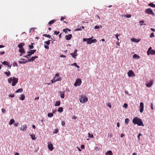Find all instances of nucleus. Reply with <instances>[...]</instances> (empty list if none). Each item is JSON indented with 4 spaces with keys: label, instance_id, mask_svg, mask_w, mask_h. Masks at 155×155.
<instances>
[{
    "label": "nucleus",
    "instance_id": "obj_1",
    "mask_svg": "<svg viewBox=\"0 0 155 155\" xmlns=\"http://www.w3.org/2000/svg\"><path fill=\"white\" fill-rule=\"evenodd\" d=\"M132 122L134 124H137L139 126H142L143 127L144 126L143 124L142 120L137 117H134L133 120Z\"/></svg>",
    "mask_w": 155,
    "mask_h": 155
},
{
    "label": "nucleus",
    "instance_id": "obj_2",
    "mask_svg": "<svg viewBox=\"0 0 155 155\" xmlns=\"http://www.w3.org/2000/svg\"><path fill=\"white\" fill-rule=\"evenodd\" d=\"M59 73L56 74L54 77L51 81L52 83H53L57 81H61V78L59 77Z\"/></svg>",
    "mask_w": 155,
    "mask_h": 155
},
{
    "label": "nucleus",
    "instance_id": "obj_3",
    "mask_svg": "<svg viewBox=\"0 0 155 155\" xmlns=\"http://www.w3.org/2000/svg\"><path fill=\"white\" fill-rule=\"evenodd\" d=\"M88 100L87 97L84 96L83 95L81 96V98L79 99L81 103H83L87 101Z\"/></svg>",
    "mask_w": 155,
    "mask_h": 155
},
{
    "label": "nucleus",
    "instance_id": "obj_4",
    "mask_svg": "<svg viewBox=\"0 0 155 155\" xmlns=\"http://www.w3.org/2000/svg\"><path fill=\"white\" fill-rule=\"evenodd\" d=\"M147 54L149 55L150 54L151 55L155 54V50L152 49L151 47H150L147 51Z\"/></svg>",
    "mask_w": 155,
    "mask_h": 155
},
{
    "label": "nucleus",
    "instance_id": "obj_5",
    "mask_svg": "<svg viewBox=\"0 0 155 155\" xmlns=\"http://www.w3.org/2000/svg\"><path fill=\"white\" fill-rule=\"evenodd\" d=\"M82 83V81L80 79H78L75 82L74 84V86L75 87H77V86H80L81 85V83Z\"/></svg>",
    "mask_w": 155,
    "mask_h": 155
},
{
    "label": "nucleus",
    "instance_id": "obj_6",
    "mask_svg": "<svg viewBox=\"0 0 155 155\" xmlns=\"http://www.w3.org/2000/svg\"><path fill=\"white\" fill-rule=\"evenodd\" d=\"M12 86H15L18 82V78L13 77L12 78Z\"/></svg>",
    "mask_w": 155,
    "mask_h": 155
},
{
    "label": "nucleus",
    "instance_id": "obj_7",
    "mask_svg": "<svg viewBox=\"0 0 155 155\" xmlns=\"http://www.w3.org/2000/svg\"><path fill=\"white\" fill-rule=\"evenodd\" d=\"M77 51L78 50L77 49H75L74 53H70V54L72 56V58H73L76 59V57L78 56Z\"/></svg>",
    "mask_w": 155,
    "mask_h": 155
},
{
    "label": "nucleus",
    "instance_id": "obj_8",
    "mask_svg": "<svg viewBox=\"0 0 155 155\" xmlns=\"http://www.w3.org/2000/svg\"><path fill=\"white\" fill-rule=\"evenodd\" d=\"M145 12L148 14H150L153 15H154V13H153L152 10L151 9V8H149L147 9L146 10Z\"/></svg>",
    "mask_w": 155,
    "mask_h": 155
},
{
    "label": "nucleus",
    "instance_id": "obj_9",
    "mask_svg": "<svg viewBox=\"0 0 155 155\" xmlns=\"http://www.w3.org/2000/svg\"><path fill=\"white\" fill-rule=\"evenodd\" d=\"M48 149L51 151H52L53 149V144L50 142H48Z\"/></svg>",
    "mask_w": 155,
    "mask_h": 155
},
{
    "label": "nucleus",
    "instance_id": "obj_10",
    "mask_svg": "<svg viewBox=\"0 0 155 155\" xmlns=\"http://www.w3.org/2000/svg\"><path fill=\"white\" fill-rule=\"evenodd\" d=\"M128 75L129 77H134L135 76V75L133 72V71L132 70H130L128 72Z\"/></svg>",
    "mask_w": 155,
    "mask_h": 155
},
{
    "label": "nucleus",
    "instance_id": "obj_11",
    "mask_svg": "<svg viewBox=\"0 0 155 155\" xmlns=\"http://www.w3.org/2000/svg\"><path fill=\"white\" fill-rule=\"evenodd\" d=\"M140 113H142L144 109L143 104L142 102H140Z\"/></svg>",
    "mask_w": 155,
    "mask_h": 155
},
{
    "label": "nucleus",
    "instance_id": "obj_12",
    "mask_svg": "<svg viewBox=\"0 0 155 155\" xmlns=\"http://www.w3.org/2000/svg\"><path fill=\"white\" fill-rule=\"evenodd\" d=\"M153 80H151L146 84V86L148 87H150L153 85Z\"/></svg>",
    "mask_w": 155,
    "mask_h": 155
},
{
    "label": "nucleus",
    "instance_id": "obj_13",
    "mask_svg": "<svg viewBox=\"0 0 155 155\" xmlns=\"http://www.w3.org/2000/svg\"><path fill=\"white\" fill-rule=\"evenodd\" d=\"M19 52L21 53V54H20V56H21L25 53V51L24 48L20 49L19 50Z\"/></svg>",
    "mask_w": 155,
    "mask_h": 155
},
{
    "label": "nucleus",
    "instance_id": "obj_14",
    "mask_svg": "<svg viewBox=\"0 0 155 155\" xmlns=\"http://www.w3.org/2000/svg\"><path fill=\"white\" fill-rule=\"evenodd\" d=\"M72 37V35L71 34L66 35L65 36V38L67 40H69L71 39Z\"/></svg>",
    "mask_w": 155,
    "mask_h": 155
},
{
    "label": "nucleus",
    "instance_id": "obj_15",
    "mask_svg": "<svg viewBox=\"0 0 155 155\" xmlns=\"http://www.w3.org/2000/svg\"><path fill=\"white\" fill-rule=\"evenodd\" d=\"M36 50H31L29 51L28 53L29 54V55L31 56L32 54H34L36 52Z\"/></svg>",
    "mask_w": 155,
    "mask_h": 155
},
{
    "label": "nucleus",
    "instance_id": "obj_16",
    "mask_svg": "<svg viewBox=\"0 0 155 155\" xmlns=\"http://www.w3.org/2000/svg\"><path fill=\"white\" fill-rule=\"evenodd\" d=\"M131 40L133 42L137 43L140 41V39H137L134 38H132L131 39Z\"/></svg>",
    "mask_w": 155,
    "mask_h": 155
},
{
    "label": "nucleus",
    "instance_id": "obj_17",
    "mask_svg": "<svg viewBox=\"0 0 155 155\" xmlns=\"http://www.w3.org/2000/svg\"><path fill=\"white\" fill-rule=\"evenodd\" d=\"M38 58V56H35L34 57H32L28 61L29 62H31L33 61L35 59L37 58Z\"/></svg>",
    "mask_w": 155,
    "mask_h": 155
},
{
    "label": "nucleus",
    "instance_id": "obj_18",
    "mask_svg": "<svg viewBox=\"0 0 155 155\" xmlns=\"http://www.w3.org/2000/svg\"><path fill=\"white\" fill-rule=\"evenodd\" d=\"M25 45V43H20L18 45V47L20 48H22L23 46Z\"/></svg>",
    "mask_w": 155,
    "mask_h": 155
},
{
    "label": "nucleus",
    "instance_id": "obj_19",
    "mask_svg": "<svg viewBox=\"0 0 155 155\" xmlns=\"http://www.w3.org/2000/svg\"><path fill=\"white\" fill-rule=\"evenodd\" d=\"M60 97L62 98H64V92L61 91L60 92Z\"/></svg>",
    "mask_w": 155,
    "mask_h": 155
},
{
    "label": "nucleus",
    "instance_id": "obj_20",
    "mask_svg": "<svg viewBox=\"0 0 155 155\" xmlns=\"http://www.w3.org/2000/svg\"><path fill=\"white\" fill-rule=\"evenodd\" d=\"M27 128V126L26 124H25L23 125L22 127L20 128V129L22 130H26Z\"/></svg>",
    "mask_w": 155,
    "mask_h": 155
},
{
    "label": "nucleus",
    "instance_id": "obj_21",
    "mask_svg": "<svg viewBox=\"0 0 155 155\" xmlns=\"http://www.w3.org/2000/svg\"><path fill=\"white\" fill-rule=\"evenodd\" d=\"M113 153L111 150H109L105 153V155H113Z\"/></svg>",
    "mask_w": 155,
    "mask_h": 155
},
{
    "label": "nucleus",
    "instance_id": "obj_22",
    "mask_svg": "<svg viewBox=\"0 0 155 155\" xmlns=\"http://www.w3.org/2000/svg\"><path fill=\"white\" fill-rule=\"evenodd\" d=\"M133 58H134L137 59H139L140 58V57L139 56L137 55V54H135L133 55Z\"/></svg>",
    "mask_w": 155,
    "mask_h": 155
},
{
    "label": "nucleus",
    "instance_id": "obj_23",
    "mask_svg": "<svg viewBox=\"0 0 155 155\" xmlns=\"http://www.w3.org/2000/svg\"><path fill=\"white\" fill-rule=\"evenodd\" d=\"M56 21V20L55 19L52 20L49 22L48 24L50 25H51L55 22Z\"/></svg>",
    "mask_w": 155,
    "mask_h": 155
},
{
    "label": "nucleus",
    "instance_id": "obj_24",
    "mask_svg": "<svg viewBox=\"0 0 155 155\" xmlns=\"http://www.w3.org/2000/svg\"><path fill=\"white\" fill-rule=\"evenodd\" d=\"M61 102L60 101H56L55 102V106H59L60 105Z\"/></svg>",
    "mask_w": 155,
    "mask_h": 155
},
{
    "label": "nucleus",
    "instance_id": "obj_25",
    "mask_svg": "<svg viewBox=\"0 0 155 155\" xmlns=\"http://www.w3.org/2000/svg\"><path fill=\"white\" fill-rule=\"evenodd\" d=\"M30 136H31V138L32 140H35L36 138L35 137V135L34 134H32L30 135Z\"/></svg>",
    "mask_w": 155,
    "mask_h": 155
},
{
    "label": "nucleus",
    "instance_id": "obj_26",
    "mask_svg": "<svg viewBox=\"0 0 155 155\" xmlns=\"http://www.w3.org/2000/svg\"><path fill=\"white\" fill-rule=\"evenodd\" d=\"M23 91V90L22 88H20V89H19L17 90L15 92L17 93H21Z\"/></svg>",
    "mask_w": 155,
    "mask_h": 155
},
{
    "label": "nucleus",
    "instance_id": "obj_27",
    "mask_svg": "<svg viewBox=\"0 0 155 155\" xmlns=\"http://www.w3.org/2000/svg\"><path fill=\"white\" fill-rule=\"evenodd\" d=\"M4 73L6 74L7 77H8L11 75L10 72L9 71H8V72H5Z\"/></svg>",
    "mask_w": 155,
    "mask_h": 155
},
{
    "label": "nucleus",
    "instance_id": "obj_28",
    "mask_svg": "<svg viewBox=\"0 0 155 155\" xmlns=\"http://www.w3.org/2000/svg\"><path fill=\"white\" fill-rule=\"evenodd\" d=\"M2 64L3 65H5L7 66H9V63L5 61H4L3 62H2Z\"/></svg>",
    "mask_w": 155,
    "mask_h": 155
},
{
    "label": "nucleus",
    "instance_id": "obj_29",
    "mask_svg": "<svg viewBox=\"0 0 155 155\" xmlns=\"http://www.w3.org/2000/svg\"><path fill=\"white\" fill-rule=\"evenodd\" d=\"M58 111L61 113L63 110V108L62 107H59L58 108Z\"/></svg>",
    "mask_w": 155,
    "mask_h": 155
},
{
    "label": "nucleus",
    "instance_id": "obj_30",
    "mask_svg": "<svg viewBox=\"0 0 155 155\" xmlns=\"http://www.w3.org/2000/svg\"><path fill=\"white\" fill-rule=\"evenodd\" d=\"M25 96L24 94H21V97L20 98V100L23 101L25 99Z\"/></svg>",
    "mask_w": 155,
    "mask_h": 155
},
{
    "label": "nucleus",
    "instance_id": "obj_31",
    "mask_svg": "<svg viewBox=\"0 0 155 155\" xmlns=\"http://www.w3.org/2000/svg\"><path fill=\"white\" fill-rule=\"evenodd\" d=\"M15 122V120L13 119H11L10 120V122L9 123V124L10 125H12Z\"/></svg>",
    "mask_w": 155,
    "mask_h": 155
},
{
    "label": "nucleus",
    "instance_id": "obj_32",
    "mask_svg": "<svg viewBox=\"0 0 155 155\" xmlns=\"http://www.w3.org/2000/svg\"><path fill=\"white\" fill-rule=\"evenodd\" d=\"M148 5L151 7H153V8H155V5L153 4L152 3H149Z\"/></svg>",
    "mask_w": 155,
    "mask_h": 155
},
{
    "label": "nucleus",
    "instance_id": "obj_33",
    "mask_svg": "<svg viewBox=\"0 0 155 155\" xmlns=\"http://www.w3.org/2000/svg\"><path fill=\"white\" fill-rule=\"evenodd\" d=\"M34 45V43H31V45H28V46L29 48L30 49H32L33 48L34 46H33V45Z\"/></svg>",
    "mask_w": 155,
    "mask_h": 155
},
{
    "label": "nucleus",
    "instance_id": "obj_34",
    "mask_svg": "<svg viewBox=\"0 0 155 155\" xmlns=\"http://www.w3.org/2000/svg\"><path fill=\"white\" fill-rule=\"evenodd\" d=\"M92 38H87V39L89 40H87V44H91V43H91V39H92Z\"/></svg>",
    "mask_w": 155,
    "mask_h": 155
},
{
    "label": "nucleus",
    "instance_id": "obj_35",
    "mask_svg": "<svg viewBox=\"0 0 155 155\" xmlns=\"http://www.w3.org/2000/svg\"><path fill=\"white\" fill-rule=\"evenodd\" d=\"M12 77H10V78H9L8 79V82L10 84L11 83H12Z\"/></svg>",
    "mask_w": 155,
    "mask_h": 155
},
{
    "label": "nucleus",
    "instance_id": "obj_36",
    "mask_svg": "<svg viewBox=\"0 0 155 155\" xmlns=\"http://www.w3.org/2000/svg\"><path fill=\"white\" fill-rule=\"evenodd\" d=\"M51 41V40H49L47 41H45V43L47 45H49L50 44V41Z\"/></svg>",
    "mask_w": 155,
    "mask_h": 155
},
{
    "label": "nucleus",
    "instance_id": "obj_37",
    "mask_svg": "<svg viewBox=\"0 0 155 155\" xmlns=\"http://www.w3.org/2000/svg\"><path fill=\"white\" fill-rule=\"evenodd\" d=\"M28 61H18V62H19V63L21 64H25L26 63L28 62Z\"/></svg>",
    "mask_w": 155,
    "mask_h": 155
},
{
    "label": "nucleus",
    "instance_id": "obj_38",
    "mask_svg": "<svg viewBox=\"0 0 155 155\" xmlns=\"http://www.w3.org/2000/svg\"><path fill=\"white\" fill-rule=\"evenodd\" d=\"M48 117H51L53 116V114L52 113H49L48 114Z\"/></svg>",
    "mask_w": 155,
    "mask_h": 155
},
{
    "label": "nucleus",
    "instance_id": "obj_39",
    "mask_svg": "<svg viewBox=\"0 0 155 155\" xmlns=\"http://www.w3.org/2000/svg\"><path fill=\"white\" fill-rule=\"evenodd\" d=\"M43 36L49 38H51V35L48 34H45L43 35Z\"/></svg>",
    "mask_w": 155,
    "mask_h": 155
},
{
    "label": "nucleus",
    "instance_id": "obj_40",
    "mask_svg": "<svg viewBox=\"0 0 155 155\" xmlns=\"http://www.w3.org/2000/svg\"><path fill=\"white\" fill-rule=\"evenodd\" d=\"M91 43H91V44L92 43H95L97 41V40L96 39H94L92 40L91 39Z\"/></svg>",
    "mask_w": 155,
    "mask_h": 155
},
{
    "label": "nucleus",
    "instance_id": "obj_41",
    "mask_svg": "<svg viewBox=\"0 0 155 155\" xmlns=\"http://www.w3.org/2000/svg\"><path fill=\"white\" fill-rule=\"evenodd\" d=\"M72 65H74L77 68H80L79 66H78L77 65V63H74Z\"/></svg>",
    "mask_w": 155,
    "mask_h": 155
},
{
    "label": "nucleus",
    "instance_id": "obj_42",
    "mask_svg": "<svg viewBox=\"0 0 155 155\" xmlns=\"http://www.w3.org/2000/svg\"><path fill=\"white\" fill-rule=\"evenodd\" d=\"M129 120L128 118H126L125 120V124H128L129 122Z\"/></svg>",
    "mask_w": 155,
    "mask_h": 155
},
{
    "label": "nucleus",
    "instance_id": "obj_43",
    "mask_svg": "<svg viewBox=\"0 0 155 155\" xmlns=\"http://www.w3.org/2000/svg\"><path fill=\"white\" fill-rule=\"evenodd\" d=\"M120 35H119L117 34L115 35L116 38H117V39L118 41L119 40V39L118 38V36H120Z\"/></svg>",
    "mask_w": 155,
    "mask_h": 155
},
{
    "label": "nucleus",
    "instance_id": "obj_44",
    "mask_svg": "<svg viewBox=\"0 0 155 155\" xmlns=\"http://www.w3.org/2000/svg\"><path fill=\"white\" fill-rule=\"evenodd\" d=\"M88 137L90 138H94V136L93 134H92L91 135V134L90 133H88Z\"/></svg>",
    "mask_w": 155,
    "mask_h": 155
},
{
    "label": "nucleus",
    "instance_id": "obj_45",
    "mask_svg": "<svg viewBox=\"0 0 155 155\" xmlns=\"http://www.w3.org/2000/svg\"><path fill=\"white\" fill-rule=\"evenodd\" d=\"M58 132V129H56L55 130H54L53 131V133L54 134H57Z\"/></svg>",
    "mask_w": 155,
    "mask_h": 155
},
{
    "label": "nucleus",
    "instance_id": "obj_46",
    "mask_svg": "<svg viewBox=\"0 0 155 155\" xmlns=\"http://www.w3.org/2000/svg\"><path fill=\"white\" fill-rule=\"evenodd\" d=\"M131 15L130 14L127 15L125 16V17L127 18H130L131 17Z\"/></svg>",
    "mask_w": 155,
    "mask_h": 155
},
{
    "label": "nucleus",
    "instance_id": "obj_47",
    "mask_svg": "<svg viewBox=\"0 0 155 155\" xmlns=\"http://www.w3.org/2000/svg\"><path fill=\"white\" fill-rule=\"evenodd\" d=\"M61 125H62L63 126H64V125H65V121H62L61 122Z\"/></svg>",
    "mask_w": 155,
    "mask_h": 155
},
{
    "label": "nucleus",
    "instance_id": "obj_48",
    "mask_svg": "<svg viewBox=\"0 0 155 155\" xmlns=\"http://www.w3.org/2000/svg\"><path fill=\"white\" fill-rule=\"evenodd\" d=\"M9 96L13 98L14 97L15 95L14 94H10Z\"/></svg>",
    "mask_w": 155,
    "mask_h": 155
},
{
    "label": "nucleus",
    "instance_id": "obj_49",
    "mask_svg": "<svg viewBox=\"0 0 155 155\" xmlns=\"http://www.w3.org/2000/svg\"><path fill=\"white\" fill-rule=\"evenodd\" d=\"M154 37V34L153 33H151L150 37V38H152L153 37Z\"/></svg>",
    "mask_w": 155,
    "mask_h": 155
},
{
    "label": "nucleus",
    "instance_id": "obj_50",
    "mask_svg": "<svg viewBox=\"0 0 155 155\" xmlns=\"http://www.w3.org/2000/svg\"><path fill=\"white\" fill-rule=\"evenodd\" d=\"M59 33V31H55L54 32V34L57 35Z\"/></svg>",
    "mask_w": 155,
    "mask_h": 155
},
{
    "label": "nucleus",
    "instance_id": "obj_51",
    "mask_svg": "<svg viewBox=\"0 0 155 155\" xmlns=\"http://www.w3.org/2000/svg\"><path fill=\"white\" fill-rule=\"evenodd\" d=\"M2 112L4 113H5L6 112V110L5 109L2 108Z\"/></svg>",
    "mask_w": 155,
    "mask_h": 155
},
{
    "label": "nucleus",
    "instance_id": "obj_52",
    "mask_svg": "<svg viewBox=\"0 0 155 155\" xmlns=\"http://www.w3.org/2000/svg\"><path fill=\"white\" fill-rule=\"evenodd\" d=\"M127 106L128 105L126 103L124 104V107L125 108H127Z\"/></svg>",
    "mask_w": 155,
    "mask_h": 155
},
{
    "label": "nucleus",
    "instance_id": "obj_53",
    "mask_svg": "<svg viewBox=\"0 0 155 155\" xmlns=\"http://www.w3.org/2000/svg\"><path fill=\"white\" fill-rule=\"evenodd\" d=\"M44 47L45 48L47 49H48L49 48V47L48 46V45H45Z\"/></svg>",
    "mask_w": 155,
    "mask_h": 155
},
{
    "label": "nucleus",
    "instance_id": "obj_54",
    "mask_svg": "<svg viewBox=\"0 0 155 155\" xmlns=\"http://www.w3.org/2000/svg\"><path fill=\"white\" fill-rule=\"evenodd\" d=\"M24 57L27 58L28 59H29V57H30V56L29 55V54L28 53V55H27L25 56H24Z\"/></svg>",
    "mask_w": 155,
    "mask_h": 155
},
{
    "label": "nucleus",
    "instance_id": "obj_55",
    "mask_svg": "<svg viewBox=\"0 0 155 155\" xmlns=\"http://www.w3.org/2000/svg\"><path fill=\"white\" fill-rule=\"evenodd\" d=\"M107 105L110 108H111V104L110 103L107 104Z\"/></svg>",
    "mask_w": 155,
    "mask_h": 155
},
{
    "label": "nucleus",
    "instance_id": "obj_56",
    "mask_svg": "<svg viewBox=\"0 0 155 155\" xmlns=\"http://www.w3.org/2000/svg\"><path fill=\"white\" fill-rule=\"evenodd\" d=\"M63 31L65 33H67L68 32L67 29H64L63 30Z\"/></svg>",
    "mask_w": 155,
    "mask_h": 155
},
{
    "label": "nucleus",
    "instance_id": "obj_57",
    "mask_svg": "<svg viewBox=\"0 0 155 155\" xmlns=\"http://www.w3.org/2000/svg\"><path fill=\"white\" fill-rule=\"evenodd\" d=\"M18 124H19L18 123H15L14 124V125L15 127L18 126Z\"/></svg>",
    "mask_w": 155,
    "mask_h": 155
},
{
    "label": "nucleus",
    "instance_id": "obj_58",
    "mask_svg": "<svg viewBox=\"0 0 155 155\" xmlns=\"http://www.w3.org/2000/svg\"><path fill=\"white\" fill-rule=\"evenodd\" d=\"M99 28H100L99 26H97V25H96L94 27V28L95 29H99Z\"/></svg>",
    "mask_w": 155,
    "mask_h": 155
},
{
    "label": "nucleus",
    "instance_id": "obj_59",
    "mask_svg": "<svg viewBox=\"0 0 155 155\" xmlns=\"http://www.w3.org/2000/svg\"><path fill=\"white\" fill-rule=\"evenodd\" d=\"M81 147L82 149H83L84 148V145H82L81 146Z\"/></svg>",
    "mask_w": 155,
    "mask_h": 155
},
{
    "label": "nucleus",
    "instance_id": "obj_60",
    "mask_svg": "<svg viewBox=\"0 0 155 155\" xmlns=\"http://www.w3.org/2000/svg\"><path fill=\"white\" fill-rule=\"evenodd\" d=\"M60 57L61 58H65L66 56L64 55H61L60 56Z\"/></svg>",
    "mask_w": 155,
    "mask_h": 155
},
{
    "label": "nucleus",
    "instance_id": "obj_61",
    "mask_svg": "<svg viewBox=\"0 0 155 155\" xmlns=\"http://www.w3.org/2000/svg\"><path fill=\"white\" fill-rule=\"evenodd\" d=\"M88 40L87 39V38H83V41H87V40Z\"/></svg>",
    "mask_w": 155,
    "mask_h": 155
},
{
    "label": "nucleus",
    "instance_id": "obj_62",
    "mask_svg": "<svg viewBox=\"0 0 155 155\" xmlns=\"http://www.w3.org/2000/svg\"><path fill=\"white\" fill-rule=\"evenodd\" d=\"M95 150L97 151L99 150V149L97 147H95Z\"/></svg>",
    "mask_w": 155,
    "mask_h": 155
},
{
    "label": "nucleus",
    "instance_id": "obj_63",
    "mask_svg": "<svg viewBox=\"0 0 155 155\" xmlns=\"http://www.w3.org/2000/svg\"><path fill=\"white\" fill-rule=\"evenodd\" d=\"M125 94H127L128 95H130V94H129L128 92L127 91H125Z\"/></svg>",
    "mask_w": 155,
    "mask_h": 155
},
{
    "label": "nucleus",
    "instance_id": "obj_64",
    "mask_svg": "<svg viewBox=\"0 0 155 155\" xmlns=\"http://www.w3.org/2000/svg\"><path fill=\"white\" fill-rule=\"evenodd\" d=\"M81 30V29L80 28H77L75 29L76 31H79Z\"/></svg>",
    "mask_w": 155,
    "mask_h": 155
}]
</instances>
